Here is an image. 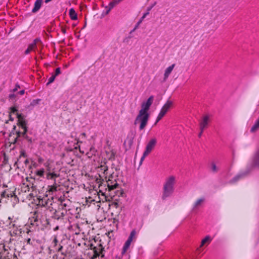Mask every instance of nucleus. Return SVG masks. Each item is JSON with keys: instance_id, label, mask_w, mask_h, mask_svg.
I'll return each instance as SVG.
<instances>
[{"instance_id": "f257e3e1", "label": "nucleus", "mask_w": 259, "mask_h": 259, "mask_svg": "<svg viewBox=\"0 0 259 259\" xmlns=\"http://www.w3.org/2000/svg\"><path fill=\"white\" fill-rule=\"evenodd\" d=\"M154 100V97L151 96L147 99L146 102H144L141 105V109L135 120V124L140 122L139 127L140 130H143L147 125L149 118V114L148 111Z\"/></svg>"}, {"instance_id": "f03ea898", "label": "nucleus", "mask_w": 259, "mask_h": 259, "mask_svg": "<svg viewBox=\"0 0 259 259\" xmlns=\"http://www.w3.org/2000/svg\"><path fill=\"white\" fill-rule=\"evenodd\" d=\"M176 183V178L171 176L166 178L163 184V194L161 197L162 200H165L170 197L174 191V186Z\"/></svg>"}, {"instance_id": "7ed1b4c3", "label": "nucleus", "mask_w": 259, "mask_h": 259, "mask_svg": "<svg viewBox=\"0 0 259 259\" xmlns=\"http://www.w3.org/2000/svg\"><path fill=\"white\" fill-rule=\"evenodd\" d=\"M31 225L39 226L41 224L42 229L48 228L50 226V222L45 216H43L40 212L35 211L32 219H30Z\"/></svg>"}, {"instance_id": "20e7f679", "label": "nucleus", "mask_w": 259, "mask_h": 259, "mask_svg": "<svg viewBox=\"0 0 259 259\" xmlns=\"http://www.w3.org/2000/svg\"><path fill=\"white\" fill-rule=\"evenodd\" d=\"M156 139L155 138H153L151 139L149 142L148 143L147 145H146V149L145 151L143 153V156H142L140 164H141L142 163V161L145 159V157L148 156L149 154L152 151V150L155 147L156 144Z\"/></svg>"}, {"instance_id": "39448f33", "label": "nucleus", "mask_w": 259, "mask_h": 259, "mask_svg": "<svg viewBox=\"0 0 259 259\" xmlns=\"http://www.w3.org/2000/svg\"><path fill=\"white\" fill-rule=\"evenodd\" d=\"M172 102L170 101H167L166 103L163 106L162 108L160 110L159 113L158 114L156 121L155 123V124H157V123L162 119V118L165 115L166 112L168 111L172 105Z\"/></svg>"}, {"instance_id": "423d86ee", "label": "nucleus", "mask_w": 259, "mask_h": 259, "mask_svg": "<svg viewBox=\"0 0 259 259\" xmlns=\"http://www.w3.org/2000/svg\"><path fill=\"white\" fill-rule=\"evenodd\" d=\"M27 130H25V131H23V132H16L17 137L15 138L14 140V143H16L18 140H19L20 138H23L30 143H32L33 141V139L32 137H30V136H28L27 134Z\"/></svg>"}, {"instance_id": "0eeeda50", "label": "nucleus", "mask_w": 259, "mask_h": 259, "mask_svg": "<svg viewBox=\"0 0 259 259\" xmlns=\"http://www.w3.org/2000/svg\"><path fill=\"white\" fill-rule=\"evenodd\" d=\"M94 254L93 257L94 258H97L101 256L102 258L104 257V248L102 247L101 244H99L98 246H95L93 248Z\"/></svg>"}, {"instance_id": "6e6552de", "label": "nucleus", "mask_w": 259, "mask_h": 259, "mask_svg": "<svg viewBox=\"0 0 259 259\" xmlns=\"http://www.w3.org/2000/svg\"><path fill=\"white\" fill-rule=\"evenodd\" d=\"M252 167L259 168V146L257 147L252 158Z\"/></svg>"}, {"instance_id": "1a4fd4ad", "label": "nucleus", "mask_w": 259, "mask_h": 259, "mask_svg": "<svg viewBox=\"0 0 259 259\" xmlns=\"http://www.w3.org/2000/svg\"><path fill=\"white\" fill-rule=\"evenodd\" d=\"M38 205L46 208H50V205H52V200L49 199L47 196L42 198L38 199Z\"/></svg>"}, {"instance_id": "9d476101", "label": "nucleus", "mask_w": 259, "mask_h": 259, "mask_svg": "<svg viewBox=\"0 0 259 259\" xmlns=\"http://www.w3.org/2000/svg\"><path fill=\"white\" fill-rule=\"evenodd\" d=\"M209 122V116L205 115L203 116L202 120L200 121L199 126L200 130H205L207 128Z\"/></svg>"}, {"instance_id": "9b49d317", "label": "nucleus", "mask_w": 259, "mask_h": 259, "mask_svg": "<svg viewBox=\"0 0 259 259\" xmlns=\"http://www.w3.org/2000/svg\"><path fill=\"white\" fill-rule=\"evenodd\" d=\"M250 169H249L247 168L245 171L242 172L241 173H239L237 175H236L235 177H234L230 181V183H233L235 182H236L238 180H239L243 178L246 176L247 175V174L250 172Z\"/></svg>"}, {"instance_id": "f8f14e48", "label": "nucleus", "mask_w": 259, "mask_h": 259, "mask_svg": "<svg viewBox=\"0 0 259 259\" xmlns=\"http://www.w3.org/2000/svg\"><path fill=\"white\" fill-rule=\"evenodd\" d=\"M60 209H61V208L59 207L57 210H55L52 217L53 218L57 220H59L63 218L65 216L66 213V210H62L61 211Z\"/></svg>"}, {"instance_id": "ddd939ff", "label": "nucleus", "mask_w": 259, "mask_h": 259, "mask_svg": "<svg viewBox=\"0 0 259 259\" xmlns=\"http://www.w3.org/2000/svg\"><path fill=\"white\" fill-rule=\"evenodd\" d=\"M175 66V64H173L171 65L168 67L165 70L164 74V78H163V81H165L166 80L167 78L168 77L169 74L171 73V71H172L174 68Z\"/></svg>"}, {"instance_id": "4468645a", "label": "nucleus", "mask_w": 259, "mask_h": 259, "mask_svg": "<svg viewBox=\"0 0 259 259\" xmlns=\"http://www.w3.org/2000/svg\"><path fill=\"white\" fill-rule=\"evenodd\" d=\"M42 0H36L34 3V6L33 9L32 10V12L33 13H35L38 11V10L41 8L42 5Z\"/></svg>"}, {"instance_id": "2eb2a0df", "label": "nucleus", "mask_w": 259, "mask_h": 259, "mask_svg": "<svg viewBox=\"0 0 259 259\" xmlns=\"http://www.w3.org/2000/svg\"><path fill=\"white\" fill-rule=\"evenodd\" d=\"M131 243H132V241L127 239V240L125 241V242L123 246V248H122V250L121 251L122 255H123L125 253L127 250L129 248V247L131 244Z\"/></svg>"}, {"instance_id": "dca6fc26", "label": "nucleus", "mask_w": 259, "mask_h": 259, "mask_svg": "<svg viewBox=\"0 0 259 259\" xmlns=\"http://www.w3.org/2000/svg\"><path fill=\"white\" fill-rule=\"evenodd\" d=\"M69 16L71 20H76L77 19V15L73 8H71L69 11Z\"/></svg>"}, {"instance_id": "f3484780", "label": "nucleus", "mask_w": 259, "mask_h": 259, "mask_svg": "<svg viewBox=\"0 0 259 259\" xmlns=\"http://www.w3.org/2000/svg\"><path fill=\"white\" fill-rule=\"evenodd\" d=\"M59 176V174H57V173H56L54 172H49L47 175V179H49H49L54 180V182H55V181H56L55 178L58 177Z\"/></svg>"}, {"instance_id": "a211bd4d", "label": "nucleus", "mask_w": 259, "mask_h": 259, "mask_svg": "<svg viewBox=\"0 0 259 259\" xmlns=\"http://www.w3.org/2000/svg\"><path fill=\"white\" fill-rule=\"evenodd\" d=\"M26 124L27 121L25 119L18 121V126H19L23 131H25V130H27Z\"/></svg>"}, {"instance_id": "6ab92c4d", "label": "nucleus", "mask_w": 259, "mask_h": 259, "mask_svg": "<svg viewBox=\"0 0 259 259\" xmlns=\"http://www.w3.org/2000/svg\"><path fill=\"white\" fill-rule=\"evenodd\" d=\"M137 232L135 229H133L130 233V236L128 237V240L133 241L136 239Z\"/></svg>"}, {"instance_id": "aec40b11", "label": "nucleus", "mask_w": 259, "mask_h": 259, "mask_svg": "<svg viewBox=\"0 0 259 259\" xmlns=\"http://www.w3.org/2000/svg\"><path fill=\"white\" fill-rule=\"evenodd\" d=\"M35 47V42H32L30 44L28 48L25 50V54L27 55L28 54L30 51H32L33 49Z\"/></svg>"}, {"instance_id": "412c9836", "label": "nucleus", "mask_w": 259, "mask_h": 259, "mask_svg": "<svg viewBox=\"0 0 259 259\" xmlns=\"http://www.w3.org/2000/svg\"><path fill=\"white\" fill-rule=\"evenodd\" d=\"M116 5V4H115L114 2H113V1L112 2H111L108 6H107L106 7V14H108V13L110 12V11L113 8H114V7Z\"/></svg>"}, {"instance_id": "4be33fe9", "label": "nucleus", "mask_w": 259, "mask_h": 259, "mask_svg": "<svg viewBox=\"0 0 259 259\" xmlns=\"http://www.w3.org/2000/svg\"><path fill=\"white\" fill-rule=\"evenodd\" d=\"M35 173H36V175H37L38 176H39L40 177H43L44 176L45 170L44 168H41V169L36 170Z\"/></svg>"}, {"instance_id": "5701e85b", "label": "nucleus", "mask_w": 259, "mask_h": 259, "mask_svg": "<svg viewBox=\"0 0 259 259\" xmlns=\"http://www.w3.org/2000/svg\"><path fill=\"white\" fill-rule=\"evenodd\" d=\"M133 139H134L133 137H131L130 138L128 136L127 138H126V140L124 141V144L127 142L128 143V144L129 145V146H131L133 143Z\"/></svg>"}, {"instance_id": "b1692460", "label": "nucleus", "mask_w": 259, "mask_h": 259, "mask_svg": "<svg viewBox=\"0 0 259 259\" xmlns=\"http://www.w3.org/2000/svg\"><path fill=\"white\" fill-rule=\"evenodd\" d=\"M119 186V184L117 183H115L114 184L110 185L109 184H108V187L109 189V190H114L115 189H116Z\"/></svg>"}, {"instance_id": "393cba45", "label": "nucleus", "mask_w": 259, "mask_h": 259, "mask_svg": "<svg viewBox=\"0 0 259 259\" xmlns=\"http://www.w3.org/2000/svg\"><path fill=\"white\" fill-rule=\"evenodd\" d=\"M3 248L4 250L1 253H2V255L5 257V255H9L10 253L8 251V250L5 248L4 245H3Z\"/></svg>"}, {"instance_id": "a878e982", "label": "nucleus", "mask_w": 259, "mask_h": 259, "mask_svg": "<svg viewBox=\"0 0 259 259\" xmlns=\"http://www.w3.org/2000/svg\"><path fill=\"white\" fill-rule=\"evenodd\" d=\"M204 201V199L203 198H200V199H199L198 200H197V201L195 203L194 205V207L193 208H195V207H196L197 206H198V205H200L201 203Z\"/></svg>"}, {"instance_id": "bb28decb", "label": "nucleus", "mask_w": 259, "mask_h": 259, "mask_svg": "<svg viewBox=\"0 0 259 259\" xmlns=\"http://www.w3.org/2000/svg\"><path fill=\"white\" fill-rule=\"evenodd\" d=\"M211 239L209 236H206L201 241V245H203L206 242L210 241Z\"/></svg>"}, {"instance_id": "cd10ccee", "label": "nucleus", "mask_w": 259, "mask_h": 259, "mask_svg": "<svg viewBox=\"0 0 259 259\" xmlns=\"http://www.w3.org/2000/svg\"><path fill=\"white\" fill-rule=\"evenodd\" d=\"M56 78V76L55 75H52V76H51L49 79V81L47 83V85H48L49 84H50V83H52L55 79Z\"/></svg>"}, {"instance_id": "c85d7f7f", "label": "nucleus", "mask_w": 259, "mask_h": 259, "mask_svg": "<svg viewBox=\"0 0 259 259\" xmlns=\"http://www.w3.org/2000/svg\"><path fill=\"white\" fill-rule=\"evenodd\" d=\"M211 170L213 172H216L218 171V168L214 162L211 163Z\"/></svg>"}, {"instance_id": "c756f323", "label": "nucleus", "mask_w": 259, "mask_h": 259, "mask_svg": "<svg viewBox=\"0 0 259 259\" xmlns=\"http://www.w3.org/2000/svg\"><path fill=\"white\" fill-rule=\"evenodd\" d=\"M40 101V100H33L30 103V105L34 106L37 104H38L39 102Z\"/></svg>"}, {"instance_id": "7c9ffc66", "label": "nucleus", "mask_w": 259, "mask_h": 259, "mask_svg": "<svg viewBox=\"0 0 259 259\" xmlns=\"http://www.w3.org/2000/svg\"><path fill=\"white\" fill-rule=\"evenodd\" d=\"M61 73V70L59 67L57 68L55 70V74H53L54 75H55V76L58 75Z\"/></svg>"}, {"instance_id": "2f4dec72", "label": "nucleus", "mask_w": 259, "mask_h": 259, "mask_svg": "<svg viewBox=\"0 0 259 259\" xmlns=\"http://www.w3.org/2000/svg\"><path fill=\"white\" fill-rule=\"evenodd\" d=\"M10 110H11V112L13 113L17 112L18 111L17 107L15 106L11 107L10 108Z\"/></svg>"}, {"instance_id": "473e14b6", "label": "nucleus", "mask_w": 259, "mask_h": 259, "mask_svg": "<svg viewBox=\"0 0 259 259\" xmlns=\"http://www.w3.org/2000/svg\"><path fill=\"white\" fill-rule=\"evenodd\" d=\"M1 197H4V198H8L9 197V195L8 194H7L6 193V191H4V192H2V193L1 194Z\"/></svg>"}, {"instance_id": "72a5a7b5", "label": "nucleus", "mask_w": 259, "mask_h": 259, "mask_svg": "<svg viewBox=\"0 0 259 259\" xmlns=\"http://www.w3.org/2000/svg\"><path fill=\"white\" fill-rule=\"evenodd\" d=\"M60 206L61 209L66 210V207L67 206V204L66 203H63V202H62Z\"/></svg>"}, {"instance_id": "f704fd0d", "label": "nucleus", "mask_w": 259, "mask_h": 259, "mask_svg": "<svg viewBox=\"0 0 259 259\" xmlns=\"http://www.w3.org/2000/svg\"><path fill=\"white\" fill-rule=\"evenodd\" d=\"M27 155L26 154L25 151H24V150L21 151L20 157H27Z\"/></svg>"}, {"instance_id": "c9c22d12", "label": "nucleus", "mask_w": 259, "mask_h": 259, "mask_svg": "<svg viewBox=\"0 0 259 259\" xmlns=\"http://www.w3.org/2000/svg\"><path fill=\"white\" fill-rule=\"evenodd\" d=\"M17 118L18 119V121L19 120H23V119H24V117L22 115V114H18V113H17Z\"/></svg>"}, {"instance_id": "e433bc0d", "label": "nucleus", "mask_w": 259, "mask_h": 259, "mask_svg": "<svg viewBox=\"0 0 259 259\" xmlns=\"http://www.w3.org/2000/svg\"><path fill=\"white\" fill-rule=\"evenodd\" d=\"M20 88V85L18 83H16L15 85V88L12 90V92L14 93L16 92Z\"/></svg>"}, {"instance_id": "4c0bfd02", "label": "nucleus", "mask_w": 259, "mask_h": 259, "mask_svg": "<svg viewBox=\"0 0 259 259\" xmlns=\"http://www.w3.org/2000/svg\"><path fill=\"white\" fill-rule=\"evenodd\" d=\"M112 205L115 207V208H117L119 206L118 203L117 202H113L112 203Z\"/></svg>"}, {"instance_id": "58836bf2", "label": "nucleus", "mask_w": 259, "mask_h": 259, "mask_svg": "<svg viewBox=\"0 0 259 259\" xmlns=\"http://www.w3.org/2000/svg\"><path fill=\"white\" fill-rule=\"evenodd\" d=\"M114 156H115V154L113 152H112L111 154L109 159H114Z\"/></svg>"}, {"instance_id": "ea45409f", "label": "nucleus", "mask_w": 259, "mask_h": 259, "mask_svg": "<svg viewBox=\"0 0 259 259\" xmlns=\"http://www.w3.org/2000/svg\"><path fill=\"white\" fill-rule=\"evenodd\" d=\"M148 14H149V12L145 13L143 15V16L142 17V18H141V20H142H142H143L144 18H145V17H146L147 15H148Z\"/></svg>"}, {"instance_id": "a19ab883", "label": "nucleus", "mask_w": 259, "mask_h": 259, "mask_svg": "<svg viewBox=\"0 0 259 259\" xmlns=\"http://www.w3.org/2000/svg\"><path fill=\"white\" fill-rule=\"evenodd\" d=\"M200 130V133L198 134V137L199 138H200L201 136H202V133H203V132L204 130Z\"/></svg>"}, {"instance_id": "79ce46f5", "label": "nucleus", "mask_w": 259, "mask_h": 259, "mask_svg": "<svg viewBox=\"0 0 259 259\" xmlns=\"http://www.w3.org/2000/svg\"><path fill=\"white\" fill-rule=\"evenodd\" d=\"M44 161V159L41 157H39L38 159V162L39 163H42Z\"/></svg>"}, {"instance_id": "37998d69", "label": "nucleus", "mask_w": 259, "mask_h": 259, "mask_svg": "<svg viewBox=\"0 0 259 259\" xmlns=\"http://www.w3.org/2000/svg\"><path fill=\"white\" fill-rule=\"evenodd\" d=\"M25 91L24 90H22L18 92V94H19L21 95H22L24 94Z\"/></svg>"}, {"instance_id": "c03bdc74", "label": "nucleus", "mask_w": 259, "mask_h": 259, "mask_svg": "<svg viewBox=\"0 0 259 259\" xmlns=\"http://www.w3.org/2000/svg\"><path fill=\"white\" fill-rule=\"evenodd\" d=\"M39 40H40L39 38H35V39L33 40V42H35V45H36V42H37V41H39Z\"/></svg>"}, {"instance_id": "a18cd8bd", "label": "nucleus", "mask_w": 259, "mask_h": 259, "mask_svg": "<svg viewBox=\"0 0 259 259\" xmlns=\"http://www.w3.org/2000/svg\"><path fill=\"white\" fill-rule=\"evenodd\" d=\"M113 2H114L116 5H117L119 2H120L121 1H119V0H113Z\"/></svg>"}, {"instance_id": "49530a36", "label": "nucleus", "mask_w": 259, "mask_h": 259, "mask_svg": "<svg viewBox=\"0 0 259 259\" xmlns=\"http://www.w3.org/2000/svg\"><path fill=\"white\" fill-rule=\"evenodd\" d=\"M15 97V95L14 94H10L9 95V98L10 99H12Z\"/></svg>"}, {"instance_id": "de8ad7c7", "label": "nucleus", "mask_w": 259, "mask_h": 259, "mask_svg": "<svg viewBox=\"0 0 259 259\" xmlns=\"http://www.w3.org/2000/svg\"><path fill=\"white\" fill-rule=\"evenodd\" d=\"M63 246H60L59 248L58 249V251H61L63 249Z\"/></svg>"}, {"instance_id": "09e8293b", "label": "nucleus", "mask_w": 259, "mask_h": 259, "mask_svg": "<svg viewBox=\"0 0 259 259\" xmlns=\"http://www.w3.org/2000/svg\"><path fill=\"white\" fill-rule=\"evenodd\" d=\"M27 242L28 244H31V239L30 238L28 239L27 240Z\"/></svg>"}, {"instance_id": "8fccbe9b", "label": "nucleus", "mask_w": 259, "mask_h": 259, "mask_svg": "<svg viewBox=\"0 0 259 259\" xmlns=\"http://www.w3.org/2000/svg\"><path fill=\"white\" fill-rule=\"evenodd\" d=\"M29 160L28 159H26L25 161H24V163L25 164H27L28 163H29Z\"/></svg>"}, {"instance_id": "3c124183", "label": "nucleus", "mask_w": 259, "mask_h": 259, "mask_svg": "<svg viewBox=\"0 0 259 259\" xmlns=\"http://www.w3.org/2000/svg\"><path fill=\"white\" fill-rule=\"evenodd\" d=\"M141 21H142V20H140V21L138 23V24L136 25V26L135 27V28H136V29L138 28L139 24L141 23Z\"/></svg>"}, {"instance_id": "603ef678", "label": "nucleus", "mask_w": 259, "mask_h": 259, "mask_svg": "<svg viewBox=\"0 0 259 259\" xmlns=\"http://www.w3.org/2000/svg\"><path fill=\"white\" fill-rule=\"evenodd\" d=\"M62 31L63 33H66V30L65 29H62Z\"/></svg>"}, {"instance_id": "864d4df0", "label": "nucleus", "mask_w": 259, "mask_h": 259, "mask_svg": "<svg viewBox=\"0 0 259 259\" xmlns=\"http://www.w3.org/2000/svg\"><path fill=\"white\" fill-rule=\"evenodd\" d=\"M136 30V28H134L131 32H130V33H133L134 31H135V30Z\"/></svg>"}, {"instance_id": "5fc2aeb1", "label": "nucleus", "mask_w": 259, "mask_h": 259, "mask_svg": "<svg viewBox=\"0 0 259 259\" xmlns=\"http://www.w3.org/2000/svg\"><path fill=\"white\" fill-rule=\"evenodd\" d=\"M51 1H52V0H46V1H45V3H49V2Z\"/></svg>"}, {"instance_id": "6e6d98bb", "label": "nucleus", "mask_w": 259, "mask_h": 259, "mask_svg": "<svg viewBox=\"0 0 259 259\" xmlns=\"http://www.w3.org/2000/svg\"><path fill=\"white\" fill-rule=\"evenodd\" d=\"M47 170L48 171H50V168L49 166L47 168Z\"/></svg>"}, {"instance_id": "4d7b16f0", "label": "nucleus", "mask_w": 259, "mask_h": 259, "mask_svg": "<svg viewBox=\"0 0 259 259\" xmlns=\"http://www.w3.org/2000/svg\"><path fill=\"white\" fill-rule=\"evenodd\" d=\"M10 119L11 120H12V121H13V118H12L11 117V116H10Z\"/></svg>"}, {"instance_id": "13d9d810", "label": "nucleus", "mask_w": 259, "mask_h": 259, "mask_svg": "<svg viewBox=\"0 0 259 259\" xmlns=\"http://www.w3.org/2000/svg\"><path fill=\"white\" fill-rule=\"evenodd\" d=\"M59 227L57 226L56 227V228L54 229L55 231H56V230L58 229Z\"/></svg>"}, {"instance_id": "bf43d9fd", "label": "nucleus", "mask_w": 259, "mask_h": 259, "mask_svg": "<svg viewBox=\"0 0 259 259\" xmlns=\"http://www.w3.org/2000/svg\"><path fill=\"white\" fill-rule=\"evenodd\" d=\"M16 128V126H14L13 129L15 130Z\"/></svg>"}, {"instance_id": "052dcab7", "label": "nucleus", "mask_w": 259, "mask_h": 259, "mask_svg": "<svg viewBox=\"0 0 259 259\" xmlns=\"http://www.w3.org/2000/svg\"><path fill=\"white\" fill-rule=\"evenodd\" d=\"M12 226H13V227H15V224H13Z\"/></svg>"}, {"instance_id": "680f3d73", "label": "nucleus", "mask_w": 259, "mask_h": 259, "mask_svg": "<svg viewBox=\"0 0 259 259\" xmlns=\"http://www.w3.org/2000/svg\"><path fill=\"white\" fill-rule=\"evenodd\" d=\"M82 135H83V136H85V133H83Z\"/></svg>"}]
</instances>
